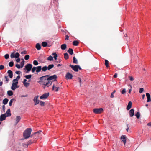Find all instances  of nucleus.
I'll list each match as a JSON object with an SVG mask.
<instances>
[{
    "label": "nucleus",
    "mask_w": 151,
    "mask_h": 151,
    "mask_svg": "<svg viewBox=\"0 0 151 151\" xmlns=\"http://www.w3.org/2000/svg\"><path fill=\"white\" fill-rule=\"evenodd\" d=\"M49 76V75H46L40 77L39 80L37 81V82L40 84L44 85L45 87H49L52 84V82L50 81H48L47 77Z\"/></svg>",
    "instance_id": "1"
},
{
    "label": "nucleus",
    "mask_w": 151,
    "mask_h": 151,
    "mask_svg": "<svg viewBox=\"0 0 151 151\" xmlns=\"http://www.w3.org/2000/svg\"><path fill=\"white\" fill-rule=\"evenodd\" d=\"M32 129L30 128L27 129L24 131L23 134V136L25 139L29 138Z\"/></svg>",
    "instance_id": "2"
},
{
    "label": "nucleus",
    "mask_w": 151,
    "mask_h": 151,
    "mask_svg": "<svg viewBox=\"0 0 151 151\" xmlns=\"http://www.w3.org/2000/svg\"><path fill=\"white\" fill-rule=\"evenodd\" d=\"M18 80L17 79H14L12 81V86L11 87V89L13 90H15L19 87L18 86Z\"/></svg>",
    "instance_id": "3"
},
{
    "label": "nucleus",
    "mask_w": 151,
    "mask_h": 151,
    "mask_svg": "<svg viewBox=\"0 0 151 151\" xmlns=\"http://www.w3.org/2000/svg\"><path fill=\"white\" fill-rule=\"evenodd\" d=\"M47 78L48 81H50L52 82L53 81H57V76L56 75H54L50 76H49Z\"/></svg>",
    "instance_id": "4"
},
{
    "label": "nucleus",
    "mask_w": 151,
    "mask_h": 151,
    "mask_svg": "<svg viewBox=\"0 0 151 151\" xmlns=\"http://www.w3.org/2000/svg\"><path fill=\"white\" fill-rule=\"evenodd\" d=\"M70 67H71L72 69L75 72H78V69L80 70H81V67L78 65H70Z\"/></svg>",
    "instance_id": "5"
},
{
    "label": "nucleus",
    "mask_w": 151,
    "mask_h": 151,
    "mask_svg": "<svg viewBox=\"0 0 151 151\" xmlns=\"http://www.w3.org/2000/svg\"><path fill=\"white\" fill-rule=\"evenodd\" d=\"M58 84L56 82V83L53 84L52 87V90L55 91H58L60 88L58 86Z\"/></svg>",
    "instance_id": "6"
},
{
    "label": "nucleus",
    "mask_w": 151,
    "mask_h": 151,
    "mask_svg": "<svg viewBox=\"0 0 151 151\" xmlns=\"http://www.w3.org/2000/svg\"><path fill=\"white\" fill-rule=\"evenodd\" d=\"M32 65L31 64H27L25 66L24 68V70H26L27 72L30 71L32 68Z\"/></svg>",
    "instance_id": "7"
},
{
    "label": "nucleus",
    "mask_w": 151,
    "mask_h": 151,
    "mask_svg": "<svg viewBox=\"0 0 151 151\" xmlns=\"http://www.w3.org/2000/svg\"><path fill=\"white\" fill-rule=\"evenodd\" d=\"M103 110L102 108L94 109L93 110V112L95 114H99L101 113Z\"/></svg>",
    "instance_id": "8"
},
{
    "label": "nucleus",
    "mask_w": 151,
    "mask_h": 151,
    "mask_svg": "<svg viewBox=\"0 0 151 151\" xmlns=\"http://www.w3.org/2000/svg\"><path fill=\"white\" fill-rule=\"evenodd\" d=\"M73 77V75L69 72H67L65 75V78L66 79H71Z\"/></svg>",
    "instance_id": "9"
},
{
    "label": "nucleus",
    "mask_w": 151,
    "mask_h": 151,
    "mask_svg": "<svg viewBox=\"0 0 151 151\" xmlns=\"http://www.w3.org/2000/svg\"><path fill=\"white\" fill-rule=\"evenodd\" d=\"M49 93H44L40 96V99H46L49 96Z\"/></svg>",
    "instance_id": "10"
},
{
    "label": "nucleus",
    "mask_w": 151,
    "mask_h": 151,
    "mask_svg": "<svg viewBox=\"0 0 151 151\" xmlns=\"http://www.w3.org/2000/svg\"><path fill=\"white\" fill-rule=\"evenodd\" d=\"M43 133L41 131H38L35 132L34 134L36 136H37L38 137L41 138V136L42 135Z\"/></svg>",
    "instance_id": "11"
},
{
    "label": "nucleus",
    "mask_w": 151,
    "mask_h": 151,
    "mask_svg": "<svg viewBox=\"0 0 151 151\" xmlns=\"http://www.w3.org/2000/svg\"><path fill=\"white\" fill-rule=\"evenodd\" d=\"M38 96H35L33 99V101L35 103V105L37 104L40 102V101L38 100Z\"/></svg>",
    "instance_id": "12"
},
{
    "label": "nucleus",
    "mask_w": 151,
    "mask_h": 151,
    "mask_svg": "<svg viewBox=\"0 0 151 151\" xmlns=\"http://www.w3.org/2000/svg\"><path fill=\"white\" fill-rule=\"evenodd\" d=\"M129 114L130 117H132L134 114V110L133 109H131L129 111Z\"/></svg>",
    "instance_id": "13"
},
{
    "label": "nucleus",
    "mask_w": 151,
    "mask_h": 151,
    "mask_svg": "<svg viewBox=\"0 0 151 151\" xmlns=\"http://www.w3.org/2000/svg\"><path fill=\"white\" fill-rule=\"evenodd\" d=\"M146 96L147 98V102H150L151 101V98H150V96L149 93H146Z\"/></svg>",
    "instance_id": "14"
},
{
    "label": "nucleus",
    "mask_w": 151,
    "mask_h": 151,
    "mask_svg": "<svg viewBox=\"0 0 151 151\" xmlns=\"http://www.w3.org/2000/svg\"><path fill=\"white\" fill-rule=\"evenodd\" d=\"M132 103L131 101H129L128 103V105L127 106L126 109L127 110H129L132 107Z\"/></svg>",
    "instance_id": "15"
},
{
    "label": "nucleus",
    "mask_w": 151,
    "mask_h": 151,
    "mask_svg": "<svg viewBox=\"0 0 151 151\" xmlns=\"http://www.w3.org/2000/svg\"><path fill=\"white\" fill-rule=\"evenodd\" d=\"M21 119V118L20 116H17L16 118V123L15 125H17V124L19 122Z\"/></svg>",
    "instance_id": "16"
},
{
    "label": "nucleus",
    "mask_w": 151,
    "mask_h": 151,
    "mask_svg": "<svg viewBox=\"0 0 151 151\" xmlns=\"http://www.w3.org/2000/svg\"><path fill=\"white\" fill-rule=\"evenodd\" d=\"M6 117L7 116L6 115V114H1L0 116V119L2 121L5 120Z\"/></svg>",
    "instance_id": "17"
},
{
    "label": "nucleus",
    "mask_w": 151,
    "mask_h": 151,
    "mask_svg": "<svg viewBox=\"0 0 151 151\" xmlns=\"http://www.w3.org/2000/svg\"><path fill=\"white\" fill-rule=\"evenodd\" d=\"M7 73H8L10 78H12L13 77L12 72L11 70H9L8 71Z\"/></svg>",
    "instance_id": "18"
},
{
    "label": "nucleus",
    "mask_w": 151,
    "mask_h": 151,
    "mask_svg": "<svg viewBox=\"0 0 151 151\" xmlns=\"http://www.w3.org/2000/svg\"><path fill=\"white\" fill-rule=\"evenodd\" d=\"M5 114H6V115L7 117L10 116L11 115L10 109H8L7 111Z\"/></svg>",
    "instance_id": "19"
},
{
    "label": "nucleus",
    "mask_w": 151,
    "mask_h": 151,
    "mask_svg": "<svg viewBox=\"0 0 151 151\" xmlns=\"http://www.w3.org/2000/svg\"><path fill=\"white\" fill-rule=\"evenodd\" d=\"M42 70V66H39L36 67V72L37 73H38L40 72Z\"/></svg>",
    "instance_id": "20"
},
{
    "label": "nucleus",
    "mask_w": 151,
    "mask_h": 151,
    "mask_svg": "<svg viewBox=\"0 0 151 151\" xmlns=\"http://www.w3.org/2000/svg\"><path fill=\"white\" fill-rule=\"evenodd\" d=\"M121 138L122 139V141L124 143V144L125 145L126 143V137L124 135H122L121 137Z\"/></svg>",
    "instance_id": "21"
},
{
    "label": "nucleus",
    "mask_w": 151,
    "mask_h": 151,
    "mask_svg": "<svg viewBox=\"0 0 151 151\" xmlns=\"http://www.w3.org/2000/svg\"><path fill=\"white\" fill-rule=\"evenodd\" d=\"M67 47V45L66 44H64L62 45L61 46V48L63 50H65Z\"/></svg>",
    "instance_id": "22"
},
{
    "label": "nucleus",
    "mask_w": 151,
    "mask_h": 151,
    "mask_svg": "<svg viewBox=\"0 0 151 151\" xmlns=\"http://www.w3.org/2000/svg\"><path fill=\"white\" fill-rule=\"evenodd\" d=\"M36 48L38 50H40L41 48V47L39 43H37L36 45Z\"/></svg>",
    "instance_id": "23"
},
{
    "label": "nucleus",
    "mask_w": 151,
    "mask_h": 151,
    "mask_svg": "<svg viewBox=\"0 0 151 151\" xmlns=\"http://www.w3.org/2000/svg\"><path fill=\"white\" fill-rule=\"evenodd\" d=\"M68 52L71 55H72L73 53V50L70 48H69L68 50Z\"/></svg>",
    "instance_id": "24"
},
{
    "label": "nucleus",
    "mask_w": 151,
    "mask_h": 151,
    "mask_svg": "<svg viewBox=\"0 0 151 151\" xmlns=\"http://www.w3.org/2000/svg\"><path fill=\"white\" fill-rule=\"evenodd\" d=\"M8 101V99H7L6 98L3 100V103L4 105H6L7 104Z\"/></svg>",
    "instance_id": "25"
},
{
    "label": "nucleus",
    "mask_w": 151,
    "mask_h": 151,
    "mask_svg": "<svg viewBox=\"0 0 151 151\" xmlns=\"http://www.w3.org/2000/svg\"><path fill=\"white\" fill-rule=\"evenodd\" d=\"M15 100V99L14 98H12L10 100L9 103V105L10 106H12L13 102Z\"/></svg>",
    "instance_id": "26"
},
{
    "label": "nucleus",
    "mask_w": 151,
    "mask_h": 151,
    "mask_svg": "<svg viewBox=\"0 0 151 151\" xmlns=\"http://www.w3.org/2000/svg\"><path fill=\"white\" fill-rule=\"evenodd\" d=\"M79 44V42L76 40H75L73 42V45L74 46H77Z\"/></svg>",
    "instance_id": "27"
},
{
    "label": "nucleus",
    "mask_w": 151,
    "mask_h": 151,
    "mask_svg": "<svg viewBox=\"0 0 151 151\" xmlns=\"http://www.w3.org/2000/svg\"><path fill=\"white\" fill-rule=\"evenodd\" d=\"M47 69V66H45L42 68V70L43 72L46 71Z\"/></svg>",
    "instance_id": "28"
},
{
    "label": "nucleus",
    "mask_w": 151,
    "mask_h": 151,
    "mask_svg": "<svg viewBox=\"0 0 151 151\" xmlns=\"http://www.w3.org/2000/svg\"><path fill=\"white\" fill-rule=\"evenodd\" d=\"M73 63H74L76 64H77L78 63L77 60V59H76L75 57H74L73 58Z\"/></svg>",
    "instance_id": "29"
},
{
    "label": "nucleus",
    "mask_w": 151,
    "mask_h": 151,
    "mask_svg": "<svg viewBox=\"0 0 151 151\" xmlns=\"http://www.w3.org/2000/svg\"><path fill=\"white\" fill-rule=\"evenodd\" d=\"M54 66L53 64H50L48 65V67H47V69L48 70H50Z\"/></svg>",
    "instance_id": "30"
},
{
    "label": "nucleus",
    "mask_w": 151,
    "mask_h": 151,
    "mask_svg": "<svg viewBox=\"0 0 151 151\" xmlns=\"http://www.w3.org/2000/svg\"><path fill=\"white\" fill-rule=\"evenodd\" d=\"M7 93L9 96H11L13 95V92L11 90L8 91Z\"/></svg>",
    "instance_id": "31"
},
{
    "label": "nucleus",
    "mask_w": 151,
    "mask_h": 151,
    "mask_svg": "<svg viewBox=\"0 0 151 151\" xmlns=\"http://www.w3.org/2000/svg\"><path fill=\"white\" fill-rule=\"evenodd\" d=\"M64 55L65 59L67 60L69 58L68 55L67 53H65L64 54Z\"/></svg>",
    "instance_id": "32"
},
{
    "label": "nucleus",
    "mask_w": 151,
    "mask_h": 151,
    "mask_svg": "<svg viewBox=\"0 0 151 151\" xmlns=\"http://www.w3.org/2000/svg\"><path fill=\"white\" fill-rule=\"evenodd\" d=\"M20 55L18 52H16L14 54L15 58H17L19 57Z\"/></svg>",
    "instance_id": "33"
},
{
    "label": "nucleus",
    "mask_w": 151,
    "mask_h": 151,
    "mask_svg": "<svg viewBox=\"0 0 151 151\" xmlns=\"http://www.w3.org/2000/svg\"><path fill=\"white\" fill-rule=\"evenodd\" d=\"M47 43L45 42H42V45L44 47H46L47 46Z\"/></svg>",
    "instance_id": "34"
},
{
    "label": "nucleus",
    "mask_w": 151,
    "mask_h": 151,
    "mask_svg": "<svg viewBox=\"0 0 151 151\" xmlns=\"http://www.w3.org/2000/svg\"><path fill=\"white\" fill-rule=\"evenodd\" d=\"M135 115L137 119H139L140 116V113L139 112H137V113L135 114Z\"/></svg>",
    "instance_id": "35"
},
{
    "label": "nucleus",
    "mask_w": 151,
    "mask_h": 151,
    "mask_svg": "<svg viewBox=\"0 0 151 151\" xmlns=\"http://www.w3.org/2000/svg\"><path fill=\"white\" fill-rule=\"evenodd\" d=\"M52 55L54 56V58L55 60L57 59V58L58 56L57 55L56 53H53L52 54Z\"/></svg>",
    "instance_id": "36"
},
{
    "label": "nucleus",
    "mask_w": 151,
    "mask_h": 151,
    "mask_svg": "<svg viewBox=\"0 0 151 151\" xmlns=\"http://www.w3.org/2000/svg\"><path fill=\"white\" fill-rule=\"evenodd\" d=\"M105 66L106 67H109V62L107 60H106L105 61Z\"/></svg>",
    "instance_id": "37"
},
{
    "label": "nucleus",
    "mask_w": 151,
    "mask_h": 151,
    "mask_svg": "<svg viewBox=\"0 0 151 151\" xmlns=\"http://www.w3.org/2000/svg\"><path fill=\"white\" fill-rule=\"evenodd\" d=\"M36 67H33L32 68V73L35 72V71H36Z\"/></svg>",
    "instance_id": "38"
},
{
    "label": "nucleus",
    "mask_w": 151,
    "mask_h": 151,
    "mask_svg": "<svg viewBox=\"0 0 151 151\" xmlns=\"http://www.w3.org/2000/svg\"><path fill=\"white\" fill-rule=\"evenodd\" d=\"M33 64L35 65H38L39 63L37 60H34L33 62Z\"/></svg>",
    "instance_id": "39"
},
{
    "label": "nucleus",
    "mask_w": 151,
    "mask_h": 151,
    "mask_svg": "<svg viewBox=\"0 0 151 151\" xmlns=\"http://www.w3.org/2000/svg\"><path fill=\"white\" fill-rule=\"evenodd\" d=\"M47 59L49 61L52 60H53V57L51 55H50L48 57Z\"/></svg>",
    "instance_id": "40"
},
{
    "label": "nucleus",
    "mask_w": 151,
    "mask_h": 151,
    "mask_svg": "<svg viewBox=\"0 0 151 151\" xmlns=\"http://www.w3.org/2000/svg\"><path fill=\"white\" fill-rule=\"evenodd\" d=\"M24 77L26 78V79H29L31 78L32 75H28L25 76Z\"/></svg>",
    "instance_id": "41"
},
{
    "label": "nucleus",
    "mask_w": 151,
    "mask_h": 151,
    "mask_svg": "<svg viewBox=\"0 0 151 151\" xmlns=\"http://www.w3.org/2000/svg\"><path fill=\"white\" fill-rule=\"evenodd\" d=\"M24 61L23 59H22V61L21 62L20 65H21V67L22 68L23 67L24 65Z\"/></svg>",
    "instance_id": "42"
},
{
    "label": "nucleus",
    "mask_w": 151,
    "mask_h": 151,
    "mask_svg": "<svg viewBox=\"0 0 151 151\" xmlns=\"http://www.w3.org/2000/svg\"><path fill=\"white\" fill-rule=\"evenodd\" d=\"M14 62L13 61L10 62L9 63V67H12L13 66Z\"/></svg>",
    "instance_id": "43"
},
{
    "label": "nucleus",
    "mask_w": 151,
    "mask_h": 151,
    "mask_svg": "<svg viewBox=\"0 0 151 151\" xmlns=\"http://www.w3.org/2000/svg\"><path fill=\"white\" fill-rule=\"evenodd\" d=\"M115 92L116 91L114 90V91L111 93L110 97L111 98H113L114 97V94L115 93Z\"/></svg>",
    "instance_id": "44"
},
{
    "label": "nucleus",
    "mask_w": 151,
    "mask_h": 151,
    "mask_svg": "<svg viewBox=\"0 0 151 151\" xmlns=\"http://www.w3.org/2000/svg\"><path fill=\"white\" fill-rule=\"evenodd\" d=\"M29 55H26L24 57V59L26 60H27L29 59Z\"/></svg>",
    "instance_id": "45"
},
{
    "label": "nucleus",
    "mask_w": 151,
    "mask_h": 151,
    "mask_svg": "<svg viewBox=\"0 0 151 151\" xmlns=\"http://www.w3.org/2000/svg\"><path fill=\"white\" fill-rule=\"evenodd\" d=\"M23 84L24 86L27 87L29 85V83L27 82H26L24 83Z\"/></svg>",
    "instance_id": "46"
},
{
    "label": "nucleus",
    "mask_w": 151,
    "mask_h": 151,
    "mask_svg": "<svg viewBox=\"0 0 151 151\" xmlns=\"http://www.w3.org/2000/svg\"><path fill=\"white\" fill-rule=\"evenodd\" d=\"M4 77L5 79V81H6V83L8 82L9 81V79L8 78V76H4Z\"/></svg>",
    "instance_id": "47"
},
{
    "label": "nucleus",
    "mask_w": 151,
    "mask_h": 151,
    "mask_svg": "<svg viewBox=\"0 0 151 151\" xmlns=\"http://www.w3.org/2000/svg\"><path fill=\"white\" fill-rule=\"evenodd\" d=\"M40 104L42 106H44L45 102L42 101H40Z\"/></svg>",
    "instance_id": "48"
},
{
    "label": "nucleus",
    "mask_w": 151,
    "mask_h": 151,
    "mask_svg": "<svg viewBox=\"0 0 151 151\" xmlns=\"http://www.w3.org/2000/svg\"><path fill=\"white\" fill-rule=\"evenodd\" d=\"M126 92V90L125 88H124L121 91V93L122 94H124Z\"/></svg>",
    "instance_id": "49"
},
{
    "label": "nucleus",
    "mask_w": 151,
    "mask_h": 151,
    "mask_svg": "<svg viewBox=\"0 0 151 151\" xmlns=\"http://www.w3.org/2000/svg\"><path fill=\"white\" fill-rule=\"evenodd\" d=\"M4 57L6 59H7L9 57V55L7 54H6L4 56Z\"/></svg>",
    "instance_id": "50"
},
{
    "label": "nucleus",
    "mask_w": 151,
    "mask_h": 151,
    "mask_svg": "<svg viewBox=\"0 0 151 151\" xmlns=\"http://www.w3.org/2000/svg\"><path fill=\"white\" fill-rule=\"evenodd\" d=\"M144 91V89L143 88H141L139 89V93H141L143 92Z\"/></svg>",
    "instance_id": "51"
},
{
    "label": "nucleus",
    "mask_w": 151,
    "mask_h": 151,
    "mask_svg": "<svg viewBox=\"0 0 151 151\" xmlns=\"http://www.w3.org/2000/svg\"><path fill=\"white\" fill-rule=\"evenodd\" d=\"M78 80L79 81V82H80V86H81V79L80 78H78Z\"/></svg>",
    "instance_id": "52"
},
{
    "label": "nucleus",
    "mask_w": 151,
    "mask_h": 151,
    "mask_svg": "<svg viewBox=\"0 0 151 151\" xmlns=\"http://www.w3.org/2000/svg\"><path fill=\"white\" fill-rule=\"evenodd\" d=\"M129 79L131 81H132L134 80V78L132 76H129Z\"/></svg>",
    "instance_id": "53"
},
{
    "label": "nucleus",
    "mask_w": 151,
    "mask_h": 151,
    "mask_svg": "<svg viewBox=\"0 0 151 151\" xmlns=\"http://www.w3.org/2000/svg\"><path fill=\"white\" fill-rule=\"evenodd\" d=\"M15 66L18 69H19L21 67L20 65L18 64H16Z\"/></svg>",
    "instance_id": "54"
},
{
    "label": "nucleus",
    "mask_w": 151,
    "mask_h": 151,
    "mask_svg": "<svg viewBox=\"0 0 151 151\" xmlns=\"http://www.w3.org/2000/svg\"><path fill=\"white\" fill-rule=\"evenodd\" d=\"M10 56H11V58H15L14 53H12L11 54Z\"/></svg>",
    "instance_id": "55"
},
{
    "label": "nucleus",
    "mask_w": 151,
    "mask_h": 151,
    "mask_svg": "<svg viewBox=\"0 0 151 151\" xmlns=\"http://www.w3.org/2000/svg\"><path fill=\"white\" fill-rule=\"evenodd\" d=\"M129 86L131 87V88L129 90L128 93H130L132 91V86L131 85H129Z\"/></svg>",
    "instance_id": "56"
},
{
    "label": "nucleus",
    "mask_w": 151,
    "mask_h": 151,
    "mask_svg": "<svg viewBox=\"0 0 151 151\" xmlns=\"http://www.w3.org/2000/svg\"><path fill=\"white\" fill-rule=\"evenodd\" d=\"M33 143V142L31 141H29L28 142L27 144V145H28Z\"/></svg>",
    "instance_id": "57"
},
{
    "label": "nucleus",
    "mask_w": 151,
    "mask_h": 151,
    "mask_svg": "<svg viewBox=\"0 0 151 151\" xmlns=\"http://www.w3.org/2000/svg\"><path fill=\"white\" fill-rule=\"evenodd\" d=\"M4 66L3 65H0V70H1L4 69Z\"/></svg>",
    "instance_id": "58"
},
{
    "label": "nucleus",
    "mask_w": 151,
    "mask_h": 151,
    "mask_svg": "<svg viewBox=\"0 0 151 151\" xmlns=\"http://www.w3.org/2000/svg\"><path fill=\"white\" fill-rule=\"evenodd\" d=\"M18 58L16 60V61L18 63L20 61V59Z\"/></svg>",
    "instance_id": "59"
},
{
    "label": "nucleus",
    "mask_w": 151,
    "mask_h": 151,
    "mask_svg": "<svg viewBox=\"0 0 151 151\" xmlns=\"http://www.w3.org/2000/svg\"><path fill=\"white\" fill-rule=\"evenodd\" d=\"M15 73L16 74H20L21 73V72L20 71H16Z\"/></svg>",
    "instance_id": "60"
},
{
    "label": "nucleus",
    "mask_w": 151,
    "mask_h": 151,
    "mask_svg": "<svg viewBox=\"0 0 151 151\" xmlns=\"http://www.w3.org/2000/svg\"><path fill=\"white\" fill-rule=\"evenodd\" d=\"M117 76V74L116 73H115V74L114 75V78H116Z\"/></svg>",
    "instance_id": "61"
},
{
    "label": "nucleus",
    "mask_w": 151,
    "mask_h": 151,
    "mask_svg": "<svg viewBox=\"0 0 151 151\" xmlns=\"http://www.w3.org/2000/svg\"><path fill=\"white\" fill-rule=\"evenodd\" d=\"M2 109H3V110H4H4H5V106H4V105H3V106H2Z\"/></svg>",
    "instance_id": "62"
},
{
    "label": "nucleus",
    "mask_w": 151,
    "mask_h": 151,
    "mask_svg": "<svg viewBox=\"0 0 151 151\" xmlns=\"http://www.w3.org/2000/svg\"><path fill=\"white\" fill-rule=\"evenodd\" d=\"M65 39L66 40H67L69 39V36L68 35L66 36Z\"/></svg>",
    "instance_id": "63"
},
{
    "label": "nucleus",
    "mask_w": 151,
    "mask_h": 151,
    "mask_svg": "<svg viewBox=\"0 0 151 151\" xmlns=\"http://www.w3.org/2000/svg\"><path fill=\"white\" fill-rule=\"evenodd\" d=\"M20 78V76L19 75H18V76H17L16 78L15 79H17V80H18Z\"/></svg>",
    "instance_id": "64"
}]
</instances>
